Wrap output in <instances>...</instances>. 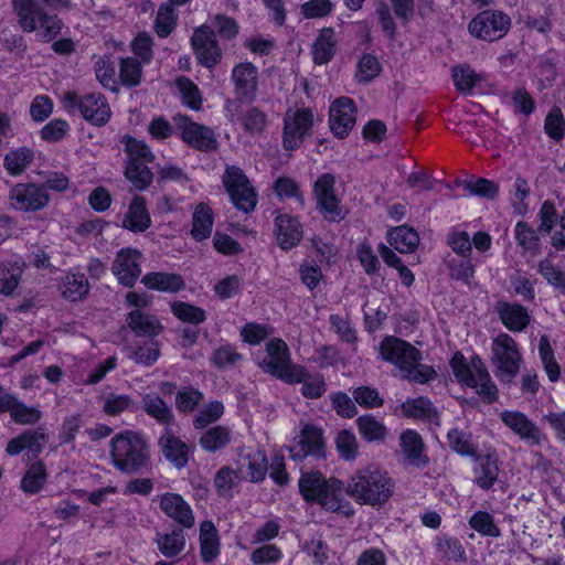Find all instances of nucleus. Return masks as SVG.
<instances>
[{
	"label": "nucleus",
	"instance_id": "1a4fd4ad",
	"mask_svg": "<svg viewBox=\"0 0 565 565\" xmlns=\"http://www.w3.org/2000/svg\"><path fill=\"white\" fill-rule=\"evenodd\" d=\"M494 375L502 383H511L523 362L518 342L509 334L497 335L491 345Z\"/></svg>",
	"mask_w": 565,
	"mask_h": 565
},
{
	"label": "nucleus",
	"instance_id": "c03bdc74",
	"mask_svg": "<svg viewBox=\"0 0 565 565\" xmlns=\"http://www.w3.org/2000/svg\"><path fill=\"white\" fill-rule=\"evenodd\" d=\"M175 86L182 103L192 110L202 107L203 98L199 87L188 77L180 76L175 79Z\"/></svg>",
	"mask_w": 565,
	"mask_h": 565
},
{
	"label": "nucleus",
	"instance_id": "58836bf2",
	"mask_svg": "<svg viewBox=\"0 0 565 565\" xmlns=\"http://www.w3.org/2000/svg\"><path fill=\"white\" fill-rule=\"evenodd\" d=\"M213 227L212 210L206 204L196 205L192 216L191 235L195 241L207 238Z\"/></svg>",
	"mask_w": 565,
	"mask_h": 565
},
{
	"label": "nucleus",
	"instance_id": "2f4dec72",
	"mask_svg": "<svg viewBox=\"0 0 565 565\" xmlns=\"http://www.w3.org/2000/svg\"><path fill=\"white\" fill-rule=\"evenodd\" d=\"M386 239L394 249L403 254L413 253L419 244L417 232L406 225L390 230Z\"/></svg>",
	"mask_w": 565,
	"mask_h": 565
},
{
	"label": "nucleus",
	"instance_id": "9d476101",
	"mask_svg": "<svg viewBox=\"0 0 565 565\" xmlns=\"http://www.w3.org/2000/svg\"><path fill=\"white\" fill-rule=\"evenodd\" d=\"M315 121V114L310 108H289L284 118V148L286 150H295L299 148L303 138L311 134Z\"/></svg>",
	"mask_w": 565,
	"mask_h": 565
},
{
	"label": "nucleus",
	"instance_id": "6e6d98bb",
	"mask_svg": "<svg viewBox=\"0 0 565 565\" xmlns=\"http://www.w3.org/2000/svg\"><path fill=\"white\" fill-rule=\"evenodd\" d=\"M447 438L449 447L457 454L461 456H476L477 447L472 443L470 435L458 429H451Z\"/></svg>",
	"mask_w": 565,
	"mask_h": 565
},
{
	"label": "nucleus",
	"instance_id": "b1692460",
	"mask_svg": "<svg viewBox=\"0 0 565 565\" xmlns=\"http://www.w3.org/2000/svg\"><path fill=\"white\" fill-rule=\"evenodd\" d=\"M232 81L239 98L252 100L256 96L258 71L249 62L239 63L232 70Z\"/></svg>",
	"mask_w": 565,
	"mask_h": 565
},
{
	"label": "nucleus",
	"instance_id": "37998d69",
	"mask_svg": "<svg viewBox=\"0 0 565 565\" xmlns=\"http://www.w3.org/2000/svg\"><path fill=\"white\" fill-rule=\"evenodd\" d=\"M136 408L135 401L126 394L108 393L102 398V409L108 416H118Z\"/></svg>",
	"mask_w": 565,
	"mask_h": 565
},
{
	"label": "nucleus",
	"instance_id": "4468645a",
	"mask_svg": "<svg viewBox=\"0 0 565 565\" xmlns=\"http://www.w3.org/2000/svg\"><path fill=\"white\" fill-rule=\"evenodd\" d=\"M294 460H302L308 456L324 457V439L321 428L309 423H300L299 431L289 447Z\"/></svg>",
	"mask_w": 565,
	"mask_h": 565
},
{
	"label": "nucleus",
	"instance_id": "09e8293b",
	"mask_svg": "<svg viewBox=\"0 0 565 565\" xmlns=\"http://www.w3.org/2000/svg\"><path fill=\"white\" fill-rule=\"evenodd\" d=\"M122 143L125 145V151L128 157L127 162L149 163L153 161L154 156L145 141L138 140L130 136H126L122 139Z\"/></svg>",
	"mask_w": 565,
	"mask_h": 565
},
{
	"label": "nucleus",
	"instance_id": "a211bd4d",
	"mask_svg": "<svg viewBox=\"0 0 565 565\" xmlns=\"http://www.w3.org/2000/svg\"><path fill=\"white\" fill-rule=\"evenodd\" d=\"M356 119V109L352 99L337 98L329 109V124L333 135L344 138L353 129Z\"/></svg>",
	"mask_w": 565,
	"mask_h": 565
},
{
	"label": "nucleus",
	"instance_id": "0eeeda50",
	"mask_svg": "<svg viewBox=\"0 0 565 565\" xmlns=\"http://www.w3.org/2000/svg\"><path fill=\"white\" fill-rule=\"evenodd\" d=\"M260 367L268 374L286 382H301L306 376V369L291 363L287 343L281 339H270L266 343V355L260 362Z\"/></svg>",
	"mask_w": 565,
	"mask_h": 565
},
{
	"label": "nucleus",
	"instance_id": "9b49d317",
	"mask_svg": "<svg viewBox=\"0 0 565 565\" xmlns=\"http://www.w3.org/2000/svg\"><path fill=\"white\" fill-rule=\"evenodd\" d=\"M511 28V19L501 11L484 10L476 15L468 25L469 33L479 40L497 41Z\"/></svg>",
	"mask_w": 565,
	"mask_h": 565
},
{
	"label": "nucleus",
	"instance_id": "72a5a7b5",
	"mask_svg": "<svg viewBox=\"0 0 565 565\" xmlns=\"http://www.w3.org/2000/svg\"><path fill=\"white\" fill-rule=\"evenodd\" d=\"M156 543L163 556L175 557L184 551L186 539L182 530L173 529L170 532L159 533Z\"/></svg>",
	"mask_w": 565,
	"mask_h": 565
},
{
	"label": "nucleus",
	"instance_id": "0e129e2a",
	"mask_svg": "<svg viewBox=\"0 0 565 565\" xmlns=\"http://www.w3.org/2000/svg\"><path fill=\"white\" fill-rule=\"evenodd\" d=\"M273 333V329L268 324L255 322L246 323L241 329V338L244 342L256 345Z\"/></svg>",
	"mask_w": 565,
	"mask_h": 565
},
{
	"label": "nucleus",
	"instance_id": "79ce46f5",
	"mask_svg": "<svg viewBox=\"0 0 565 565\" xmlns=\"http://www.w3.org/2000/svg\"><path fill=\"white\" fill-rule=\"evenodd\" d=\"M232 440V431L224 426H215L206 430L200 437V446L209 451L215 452L216 450L225 447Z\"/></svg>",
	"mask_w": 565,
	"mask_h": 565
},
{
	"label": "nucleus",
	"instance_id": "2eb2a0df",
	"mask_svg": "<svg viewBox=\"0 0 565 565\" xmlns=\"http://www.w3.org/2000/svg\"><path fill=\"white\" fill-rule=\"evenodd\" d=\"M10 205L21 212H36L50 202L44 188L35 183H17L9 192Z\"/></svg>",
	"mask_w": 565,
	"mask_h": 565
},
{
	"label": "nucleus",
	"instance_id": "774afa93",
	"mask_svg": "<svg viewBox=\"0 0 565 565\" xmlns=\"http://www.w3.org/2000/svg\"><path fill=\"white\" fill-rule=\"evenodd\" d=\"M70 130V125L64 119H53L40 131L41 138L49 142L60 141Z\"/></svg>",
	"mask_w": 565,
	"mask_h": 565
},
{
	"label": "nucleus",
	"instance_id": "c85d7f7f",
	"mask_svg": "<svg viewBox=\"0 0 565 565\" xmlns=\"http://www.w3.org/2000/svg\"><path fill=\"white\" fill-rule=\"evenodd\" d=\"M151 225V217L147 210L145 199L135 196L122 220V227L131 232H145Z\"/></svg>",
	"mask_w": 565,
	"mask_h": 565
},
{
	"label": "nucleus",
	"instance_id": "4c0bfd02",
	"mask_svg": "<svg viewBox=\"0 0 565 565\" xmlns=\"http://www.w3.org/2000/svg\"><path fill=\"white\" fill-rule=\"evenodd\" d=\"M539 356L544 372L550 382L555 383L561 377V366L556 361L554 350L546 334L541 335L539 341Z\"/></svg>",
	"mask_w": 565,
	"mask_h": 565
},
{
	"label": "nucleus",
	"instance_id": "de8ad7c7",
	"mask_svg": "<svg viewBox=\"0 0 565 565\" xmlns=\"http://www.w3.org/2000/svg\"><path fill=\"white\" fill-rule=\"evenodd\" d=\"M33 158V151L26 147L12 150L4 157V168L11 175H18L26 169Z\"/></svg>",
	"mask_w": 565,
	"mask_h": 565
},
{
	"label": "nucleus",
	"instance_id": "393cba45",
	"mask_svg": "<svg viewBox=\"0 0 565 565\" xmlns=\"http://www.w3.org/2000/svg\"><path fill=\"white\" fill-rule=\"evenodd\" d=\"M46 436L41 429L30 430L11 439L6 448L10 456H17L26 451L28 457L35 458L42 451Z\"/></svg>",
	"mask_w": 565,
	"mask_h": 565
},
{
	"label": "nucleus",
	"instance_id": "473e14b6",
	"mask_svg": "<svg viewBox=\"0 0 565 565\" xmlns=\"http://www.w3.org/2000/svg\"><path fill=\"white\" fill-rule=\"evenodd\" d=\"M200 552L205 563L213 562L220 554V537L211 521L200 524Z\"/></svg>",
	"mask_w": 565,
	"mask_h": 565
},
{
	"label": "nucleus",
	"instance_id": "c9c22d12",
	"mask_svg": "<svg viewBox=\"0 0 565 565\" xmlns=\"http://www.w3.org/2000/svg\"><path fill=\"white\" fill-rule=\"evenodd\" d=\"M358 430L363 439L369 443H383L387 436L385 424L373 415H363L356 419Z\"/></svg>",
	"mask_w": 565,
	"mask_h": 565
},
{
	"label": "nucleus",
	"instance_id": "69168bd1",
	"mask_svg": "<svg viewBox=\"0 0 565 565\" xmlns=\"http://www.w3.org/2000/svg\"><path fill=\"white\" fill-rule=\"evenodd\" d=\"M243 479L238 476L237 470L226 466L217 471L214 484L221 494H228Z\"/></svg>",
	"mask_w": 565,
	"mask_h": 565
},
{
	"label": "nucleus",
	"instance_id": "3c124183",
	"mask_svg": "<svg viewBox=\"0 0 565 565\" xmlns=\"http://www.w3.org/2000/svg\"><path fill=\"white\" fill-rule=\"evenodd\" d=\"M515 239L518 244L532 255L540 253L541 244L540 238L533 227L525 223L519 222L514 228Z\"/></svg>",
	"mask_w": 565,
	"mask_h": 565
},
{
	"label": "nucleus",
	"instance_id": "e433bc0d",
	"mask_svg": "<svg viewBox=\"0 0 565 565\" xmlns=\"http://www.w3.org/2000/svg\"><path fill=\"white\" fill-rule=\"evenodd\" d=\"M401 415L414 419H433L437 413L431 402L426 397L408 398L399 406Z\"/></svg>",
	"mask_w": 565,
	"mask_h": 565
},
{
	"label": "nucleus",
	"instance_id": "f704fd0d",
	"mask_svg": "<svg viewBox=\"0 0 565 565\" xmlns=\"http://www.w3.org/2000/svg\"><path fill=\"white\" fill-rule=\"evenodd\" d=\"M335 34L331 28L322 29L313 43L312 55L316 64L328 63L335 53Z\"/></svg>",
	"mask_w": 565,
	"mask_h": 565
},
{
	"label": "nucleus",
	"instance_id": "39448f33",
	"mask_svg": "<svg viewBox=\"0 0 565 565\" xmlns=\"http://www.w3.org/2000/svg\"><path fill=\"white\" fill-rule=\"evenodd\" d=\"M298 487L308 503L318 504L332 512L342 508L343 483L339 479L326 478L319 471H307L300 476Z\"/></svg>",
	"mask_w": 565,
	"mask_h": 565
},
{
	"label": "nucleus",
	"instance_id": "052dcab7",
	"mask_svg": "<svg viewBox=\"0 0 565 565\" xmlns=\"http://www.w3.org/2000/svg\"><path fill=\"white\" fill-rule=\"evenodd\" d=\"M13 422L20 425L34 424L41 418V412L35 407H30L14 398V403L9 411Z\"/></svg>",
	"mask_w": 565,
	"mask_h": 565
},
{
	"label": "nucleus",
	"instance_id": "4d7b16f0",
	"mask_svg": "<svg viewBox=\"0 0 565 565\" xmlns=\"http://www.w3.org/2000/svg\"><path fill=\"white\" fill-rule=\"evenodd\" d=\"M141 63L132 57H126L120 61L119 77L126 86H137L141 82Z\"/></svg>",
	"mask_w": 565,
	"mask_h": 565
},
{
	"label": "nucleus",
	"instance_id": "4be33fe9",
	"mask_svg": "<svg viewBox=\"0 0 565 565\" xmlns=\"http://www.w3.org/2000/svg\"><path fill=\"white\" fill-rule=\"evenodd\" d=\"M274 233L278 246L284 250H289L300 243L303 230L297 217L278 214L275 218Z\"/></svg>",
	"mask_w": 565,
	"mask_h": 565
},
{
	"label": "nucleus",
	"instance_id": "bf43d9fd",
	"mask_svg": "<svg viewBox=\"0 0 565 565\" xmlns=\"http://www.w3.org/2000/svg\"><path fill=\"white\" fill-rule=\"evenodd\" d=\"M177 12L169 4H163L159 8L157 13L154 29L159 36H168L175 26Z\"/></svg>",
	"mask_w": 565,
	"mask_h": 565
},
{
	"label": "nucleus",
	"instance_id": "338daca9",
	"mask_svg": "<svg viewBox=\"0 0 565 565\" xmlns=\"http://www.w3.org/2000/svg\"><path fill=\"white\" fill-rule=\"evenodd\" d=\"M438 553L449 561H460L465 556V550L460 542L452 537H438L436 542Z\"/></svg>",
	"mask_w": 565,
	"mask_h": 565
},
{
	"label": "nucleus",
	"instance_id": "603ef678",
	"mask_svg": "<svg viewBox=\"0 0 565 565\" xmlns=\"http://www.w3.org/2000/svg\"><path fill=\"white\" fill-rule=\"evenodd\" d=\"M126 178L139 190H143L152 182V173L143 162H127Z\"/></svg>",
	"mask_w": 565,
	"mask_h": 565
},
{
	"label": "nucleus",
	"instance_id": "412c9836",
	"mask_svg": "<svg viewBox=\"0 0 565 565\" xmlns=\"http://www.w3.org/2000/svg\"><path fill=\"white\" fill-rule=\"evenodd\" d=\"M159 508L163 514L183 527L194 525V514L191 505L179 493L164 492L157 497Z\"/></svg>",
	"mask_w": 565,
	"mask_h": 565
},
{
	"label": "nucleus",
	"instance_id": "20e7f679",
	"mask_svg": "<svg viewBox=\"0 0 565 565\" xmlns=\"http://www.w3.org/2000/svg\"><path fill=\"white\" fill-rule=\"evenodd\" d=\"M450 367L456 380L475 390L484 402L492 403L498 398V387L479 356L467 360L463 354L456 352L450 359Z\"/></svg>",
	"mask_w": 565,
	"mask_h": 565
},
{
	"label": "nucleus",
	"instance_id": "a878e982",
	"mask_svg": "<svg viewBox=\"0 0 565 565\" xmlns=\"http://www.w3.org/2000/svg\"><path fill=\"white\" fill-rule=\"evenodd\" d=\"M159 446L162 450L163 456L177 468H183L186 466L190 458L189 446L174 436L169 429H166L163 435L159 439Z\"/></svg>",
	"mask_w": 565,
	"mask_h": 565
},
{
	"label": "nucleus",
	"instance_id": "864d4df0",
	"mask_svg": "<svg viewBox=\"0 0 565 565\" xmlns=\"http://www.w3.org/2000/svg\"><path fill=\"white\" fill-rule=\"evenodd\" d=\"M171 311L183 322L199 324L205 320V311L188 302L173 301L171 303Z\"/></svg>",
	"mask_w": 565,
	"mask_h": 565
},
{
	"label": "nucleus",
	"instance_id": "7c9ffc66",
	"mask_svg": "<svg viewBox=\"0 0 565 565\" xmlns=\"http://www.w3.org/2000/svg\"><path fill=\"white\" fill-rule=\"evenodd\" d=\"M127 323L137 335L143 337H157L163 329L156 316L145 313L138 309L128 313Z\"/></svg>",
	"mask_w": 565,
	"mask_h": 565
},
{
	"label": "nucleus",
	"instance_id": "e2e57ef3",
	"mask_svg": "<svg viewBox=\"0 0 565 565\" xmlns=\"http://www.w3.org/2000/svg\"><path fill=\"white\" fill-rule=\"evenodd\" d=\"M335 447L340 457L344 460H353L358 455L356 437L350 430H342L338 434Z\"/></svg>",
	"mask_w": 565,
	"mask_h": 565
},
{
	"label": "nucleus",
	"instance_id": "ea45409f",
	"mask_svg": "<svg viewBox=\"0 0 565 565\" xmlns=\"http://www.w3.org/2000/svg\"><path fill=\"white\" fill-rule=\"evenodd\" d=\"M64 298L76 301L88 294L89 285L84 274L68 273L60 286Z\"/></svg>",
	"mask_w": 565,
	"mask_h": 565
},
{
	"label": "nucleus",
	"instance_id": "423d86ee",
	"mask_svg": "<svg viewBox=\"0 0 565 565\" xmlns=\"http://www.w3.org/2000/svg\"><path fill=\"white\" fill-rule=\"evenodd\" d=\"M12 7L22 31L34 32L39 41L51 42L61 33L63 28L61 19L40 10L35 0H13Z\"/></svg>",
	"mask_w": 565,
	"mask_h": 565
},
{
	"label": "nucleus",
	"instance_id": "6e6552de",
	"mask_svg": "<svg viewBox=\"0 0 565 565\" xmlns=\"http://www.w3.org/2000/svg\"><path fill=\"white\" fill-rule=\"evenodd\" d=\"M60 102L68 114L79 111L83 118L94 126H105L111 117L109 104L98 93L78 96L74 92L66 90L61 95Z\"/></svg>",
	"mask_w": 565,
	"mask_h": 565
},
{
	"label": "nucleus",
	"instance_id": "a19ab883",
	"mask_svg": "<svg viewBox=\"0 0 565 565\" xmlns=\"http://www.w3.org/2000/svg\"><path fill=\"white\" fill-rule=\"evenodd\" d=\"M47 479L45 466L41 462L32 463L21 479V489L26 494H35L42 490Z\"/></svg>",
	"mask_w": 565,
	"mask_h": 565
},
{
	"label": "nucleus",
	"instance_id": "f257e3e1",
	"mask_svg": "<svg viewBox=\"0 0 565 565\" xmlns=\"http://www.w3.org/2000/svg\"><path fill=\"white\" fill-rule=\"evenodd\" d=\"M395 491V482L390 473L375 466L358 469L347 481L345 492L355 502L371 507H382Z\"/></svg>",
	"mask_w": 565,
	"mask_h": 565
},
{
	"label": "nucleus",
	"instance_id": "8fccbe9b",
	"mask_svg": "<svg viewBox=\"0 0 565 565\" xmlns=\"http://www.w3.org/2000/svg\"><path fill=\"white\" fill-rule=\"evenodd\" d=\"M480 78V75L467 64H461L452 68L454 84L461 93H470Z\"/></svg>",
	"mask_w": 565,
	"mask_h": 565
},
{
	"label": "nucleus",
	"instance_id": "6ab92c4d",
	"mask_svg": "<svg viewBox=\"0 0 565 565\" xmlns=\"http://www.w3.org/2000/svg\"><path fill=\"white\" fill-rule=\"evenodd\" d=\"M141 253L135 248H122L117 253L111 271L121 285H135L141 274Z\"/></svg>",
	"mask_w": 565,
	"mask_h": 565
},
{
	"label": "nucleus",
	"instance_id": "f3484780",
	"mask_svg": "<svg viewBox=\"0 0 565 565\" xmlns=\"http://www.w3.org/2000/svg\"><path fill=\"white\" fill-rule=\"evenodd\" d=\"M236 470L241 479L250 482L264 480L268 470L265 452L259 448H245L238 454Z\"/></svg>",
	"mask_w": 565,
	"mask_h": 565
},
{
	"label": "nucleus",
	"instance_id": "c756f323",
	"mask_svg": "<svg viewBox=\"0 0 565 565\" xmlns=\"http://www.w3.org/2000/svg\"><path fill=\"white\" fill-rule=\"evenodd\" d=\"M141 282L148 289L161 292H178L185 287L182 276L171 273H148L141 278Z\"/></svg>",
	"mask_w": 565,
	"mask_h": 565
},
{
	"label": "nucleus",
	"instance_id": "aec40b11",
	"mask_svg": "<svg viewBox=\"0 0 565 565\" xmlns=\"http://www.w3.org/2000/svg\"><path fill=\"white\" fill-rule=\"evenodd\" d=\"M177 125L182 140L189 146L202 151L216 148L214 132L209 127L193 122L186 116H179Z\"/></svg>",
	"mask_w": 565,
	"mask_h": 565
},
{
	"label": "nucleus",
	"instance_id": "f03ea898",
	"mask_svg": "<svg viewBox=\"0 0 565 565\" xmlns=\"http://www.w3.org/2000/svg\"><path fill=\"white\" fill-rule=\"evenodd\" d=\"M381 358L394 364L406 380L425 384L436 377V371L422 364L420 352L408 342L396 337H385L380 344Z\"/></svg>",
	"mask_w": 565,
	"mask_h": 565
},
{
	"label": "nucleus",
	"instance_id": "dca6fc26",
	"mask_svg": "<svg viewBox=\"0 0 565 565\" xmlns=\"http://www.w3.org/2000/svg\"><path fill=\"white\" fill-rule=\"evenodd\" d=\"M191 45L201 65L213 68L222 60V51L213 31L207 25L196 28L191 38Z\"/></svg>",
	"mask_w": 565,
	"mask_h": 565
},
{
	"label": "nucleus",
	"instance_id": "cd10ccee",
	"mask_svg": "<svg viewBox=\"0 0 565 565\" xmlns=\"http://www.w3.org/2000/svg\"><path fill=\"white\" fill-rule=\"evenodd\" d=\"M499 459L495 454H486L476 457L473 467L475 482L481 489H490L499 476Z\"/></svg>",
	"mask_w": 565,
	"mask_h": 565
},
{
	"label": "nucleus",
	"instance_id": "f8f14e48",
	"mask_svg": "<svg viewBox=\"0 0 565 565\" xmlns=\"http://www.w3.org/2000/svg\"><path fill=\"white\" fill-rule=\"evenodd\" d=\"M223 183L233 204L244 211H253L257 203V194L247 177L237 167H227L223 175Z\"/></svg>",
	"mask_w": 565,
	"mask_h": 565
},
{
	"label": "nucleus",
	"instance_id": "13d9d810",
	"mask_svg": "<svg viewBox=\"0 0 565 565\" xmlns=\"http://www.w3.org/2000/svg\"><path fill=\"white\" fill-rule=\"evenodd\" d=\"M537 270L544 277L547 284L554 288L565 290V271L554 265L552 259H542L537 265Z\"/></svg>",
	"mask_w": 565,
	"mask_h": 565
},
{
	"label": "nucleus",
	"instance_id": "a18cd8bd",
	"mask_svg": "<svg viewBox=\"0 0 565 565\" xmlns=\"http://www.w3.org/2000/svg\"><path fill=\"white\" fill-rule=\"evenodd\" d=\"M469 526L482 536L499 537L501 530L492 514L487 511H476L468 521Z\"/></svg>",
	"mask_w": 565,
	"mask_h": 565
},
{
	"label": "nucleus",
	"instance_id": "680f3d73",
	"mask_svg": "<svg viewBox=\"0 0 565 565\" xmlns=\"http://www.w3.org/2000/svg\"><path fill=\"white\" fill-rule=\"evenodd\" d=\"M399 445L404 455L412 460L417 459L423 450L422 437L412 429H407L401 434Z\"/></svg>",
	"mask_w": 565,
	"mask_h": 565
},
{
	"label": "nucleus",
	"instance_id": "bb28decb",
	"mask_svg": "<svg viewBox=\"0 0 565 565\" xmlns=\"http://www.w3.org/2000/svg\"><path fill=\"white\" fill-rule=\"evenodd\" d=\"M497 312L503 326L512 332L523 331L531 321L526 308L518 303L499 302Z\"/></svg>",
	"mask_w": 565,
	"mask_h": 565
},
{
	"label": "nucleus",
	"instance_id": "5701e85b",
	"mask_svg": "<svg viewBox=\"0 0 565 565\" xmlns=\"http://www.w3.org/2000/svg\"><path fill=\"white\" fill-rule=\"evenodd\" d=\"M500 418L520 439L530 445H539L541 443L542 435L540 429L525 414L518 411H503L500 414Z\"/></svg>",
	"mask_w": 565,
	"mask_h": 565
},
{
	"label": "nucleus",
	"instance_id": "5fc2aeb1",
	"mask_svg": "<svg viewBox=\"0 0 565 565\" xmlns=\"http://www.w3.org/2000/svg\"><path fill=\"white\" fill-rule=\"evenodd\" d=\"M382 66L377 57L364 54L358 62L355 77L360 83H369L381 73Z\"/></svg>",
	"mask_w": 565,
	"mask_h": 565
},
{
	"label": "nucleus",
	"instance_id": "ddd939ff",
	"mask_svg": "<svg viewBox=\"0 0 565 565\" xmlns=\"http://www.w3.org/2000/svg\"><path fill=\"white\" fill-rule=\"evenodd\" d=\"M313 196L317 207L328 221H340L345 213L335 193V177L331 173H323L318 177L313 184Z\"/></svg>",
	"mask_w": 565,
	"mask_h": 565
},
{
	"label": "nucleus",
	"instance_id": "7ed1b4c3",
	"mask_svg": "<svg viewBox=\"0 0 565 565\" xmlns=\"http://www.w3.org/2000/svg\"><path fill=\"white\" fill-rule=\"evenodd\" d=\"M114 467L125 473L139 471L149 460V449L143 436L134 430L115 435L109 444Z\"/></svg>",
	"mask_w": 565,
	"mask_h": 565
},
{
	"label": "nucleus",
	"instance_id": "49530a36",
	"mask_svg": "<svg viewBox=\"0 0 565 565\" xmlns=\"http://www.w3.org/2000/svg\"><path fill=\"white\" fill-rule=\"evenodd\" d=\"M145 412L153 417L157 422L169 425L173 415L167 404L157 395L147 394L142 397Z\"/></svg>",
	"mask_w": 565,
	"mask_h": 565
}]
</instances>
